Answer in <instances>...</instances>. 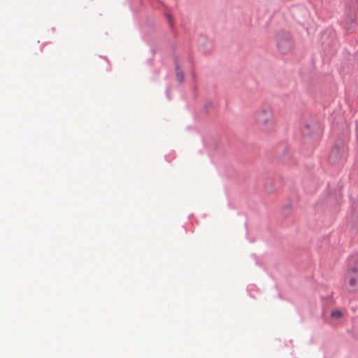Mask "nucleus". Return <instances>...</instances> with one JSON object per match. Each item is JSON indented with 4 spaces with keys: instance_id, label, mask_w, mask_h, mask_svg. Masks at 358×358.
<instances>
[{
    "instance_id": "20e7f679",
    "label": "nucleus",
    "mask_w": 358,
    "mask_h": 358,
    "mask_svg": "<svg viewBox=\"0 0 358 358\" xmlns=\"http://www.w3.org/2000/svg\"><path fill=\"white\" fill-rule=\"evenodd\" d=\"M331 316L334 319L338 320L342 317L343 313L341 310H334L331 313Z\"/></svg>"
},
{
    "instance_id": "7ed1b4c3",
    "label": "nucleus",
    "mask_w": 358,
    "mask_h": 358,
    "mask_svg": "<svg viewBox=\"0 0 358 358\" xmlns=\"http://www.w3.org/2000/svg\"><path fill=\"white\" fill-rule=\"evenodd\" d=\"M346 279L350 290L358 289V262L348 270Z\"/></svg>"
},
{
    "instance_id": "f03ea898",
    "label": "nucleus",
    "mask_w": 358,
    "mask_h": 358,
    "mask_svg": "<svg viewBox=\"0 0 358 358\" xmlns=\"http://www.w3.org/2000/svg\"><path fill=\"white\" fill-rule=\"evenodd\" d=\"M277 47L279 51L283 54L292 50L293 43L292 36L288 32H279L276 36Z\"/></svg>"
},
{
    "instance_id": "f257e3e1",
    "label": "nucleus",
    "mask_w": 358,
    "mask_h": 358,
    "mask_svg": "<svg viewBox=\"0 0 358 358\" xmlns=\"http://www.w3.org/2000/svg\"><path fill=\"white\" fill-rule=\"evenodd\" d=\"M254 122L258 129L264 132L273 131L275 127L273 110L268 105H264L256 110Z\"/></svg>"
},
{
    "instance_id": "39448f33",
    "label": "nucleus",
    "mask_w": 358,
    "mask_h": 358,
    "mask_svg": "<svg viewBox=\"0 0 358 358\" xmlns=\"http://www.w3.org/2000/svg\"><path fill=\"white\" fill-rule=\"evenodd\" d=\"M176 75H177L178 80L180 82H182L183 80V78H184V73L182 72V71L180 70L178 68L177 70H176Z\"/></svg>"
}]
</instances>
